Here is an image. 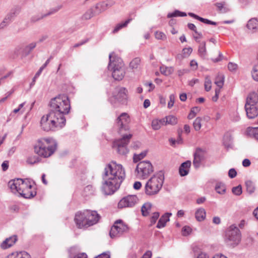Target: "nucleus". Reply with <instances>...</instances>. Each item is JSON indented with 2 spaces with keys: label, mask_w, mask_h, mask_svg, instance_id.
<instances>
[{
  "label": "nucleus",
  "mask_w": 258,
  "mask_h": 258,
  "mask_svg": "<svg viewBox=\"0 0 258 258\" xmlns=\"http://www.w3.org/2000/svg\"><path fill=\"white\" fill-rule=\"evenodd\" d=\"M125 173L122 166L111 161L106 165L102 174V191L106 195L114 194L124 179Z\"/></svg>",
  "instance_id": "obj_1"
},
{
  "label": "nucleus",
  "mask_w": 258,
  "mask_h": 258,
  "mask_svg": "<svg viewBox=\"0 0 258 258\" xmlns=\"http://www.w3.org/2000/svg\"><path fill=\"white\" fill-rule=\"evenodd\" d=\"M130 122V118L126 113H122L116 119V126L118 132L121 135L122 138L115 140L113 143V147L117 150L118 154L125 155L128 152V144L132 137V135L124 134V131L129 130L128 124Z\"/></svg>",
  "instance_id": "obj_2"
},
{
  "label": "nucleus",
  "mask_w": 258,
  "mask_h": 258,
  "mask_svg": "<svg viewBox=\"0 0 258 258\" xmlns=\"http://www.w3.org/2000/svg\"><path fill=\"white\" fill-rule=\"evenodd\" d=\"M57 144L52 138H41L37 140L34 145L35 154L43 158L51 156L56 149Z\"/></svg>",
  "instance_id": "obj_3"
},
{
  "label": "nucleus",
  "mask_w": 258,
  "mask_h": 258,
  "mask_svg": "<svg viewBox=\"0 0 258 258\" xmlns=\"http://www.w3.org/2000/svg\"><path fill=\"white\" fill-rule=\"evenodd\" d=\"M40 124L44 131L58 130L64 125V119L59 117L53 111H50L42 117Z\"/></svg>",
  "instance_id": "obj_4"
},
{
  "label": "nucleus",
  "mask_w": 258,
  "mask_h": 258,
  "mask_svg": "<svg viewBox=\"0 0 258 258\" xmlns=\"http://www.w3.org/2000/svg\"><path fill=\"white\" fill-rule=\"evenodd\" d=\"M108 68L112 72V77L116 80H121L125 75V68L122 59L115 56L114 52L109 54Z\"/></svg>",
  "instance_id": "obj_5"
},
{
  "label": "nucleus",
  "mask_w": 258,
  "mask_h": 258,
  "mask_svg": "<svg viewBox=\"0 0 258 258\" xmlns=\"http://www.w3.org/2000/svg\"><path fill=\"white\" fill-rule=\"evenodd\" d=\"M164 180V174L159 171L148 180L145 186V192L149 196L158 194L161 189Z\"/></svg>",
  "instance_id": "obj_6"
},
{
  "label": "nucleus",
  "mask_w": 258,
  "mask_h": 258,
  "mask_svg": "<svg viewBox=\"0 0 258 258\" xmlns=\"http://www.w3.org/2000/svg\"><path fill=\"white\" fill-rule=\"evenodd\" d=\"M50 107L53 109V111L59 117L64 119V95L59 94L52 99L50 102Z\"/></svg>",
  "instance_id": "obj_7"
},
{
  "label": "nucleus",
  "mask_w": 258,
  "mask_h": 258,
  "mask_svg": "<svg viewBox=\"0 0 258 258\" xmlns=\"http://www.w3.org/2000/svg\"><path fill=\"white\" fill-rule=\"evenodd\" d=\"M8 186L12 192L19 195L28 187H32L30 181L26 179L23 180L21 178H16L11 180L8 182Z\"/></svg>",
  "instance_id": "obj_8"
},
{
  "label": "nucleus",
  "mask_w": 258,
  "mask_h": 258,
  "mask_svg": "<svg viewBox=\"0 0 258 258\" xmlns=\"http://www.w3.org/2000/svg\"><path fill=\"white\" fill-rule=\"evenodd\" d=\"M137 176L139 179H146L153 172V167L150 161H143L139 162L136 167Z\"/></svg>",
  "instance_id": "obj_9"
},
{
  "label": "nucleus",
  "mask_w": 258,
  "mask_h": 258,
  "mask_svg": "<svg viewBox=\"0 0 258 258\" xmlns=\"http://www.w3.org/2000/svg\"><path fill=\"white\" fill-rule=\"evenodd\" d=\"M240 232L236 226L232 225L226 231L225 240L229 245L237 244L241 239Z\"/></svg>",
  "instance_id": "obj_10"
},
{
  "label": "nucleus",
  "mask_w": 258,
  "mask_h": 258,
  "mask_svg": "<svg viewBox=\"0 0 258 258\" xmlns=\"http://www.w3.org/2000/svg\"><path fill=\"white\" fill-rule=\"evenodd\" d=\"M128 226L122 220L116 221L110 230V236L112 238L120 237L128 231Z\"/></svg>",
  "instance_id": "obj_11"
},
{
  "label": "nucleus",
  "mask_w": 258,
  "mask_h": 258,
  "mask_svg": "<svg viewBox=\"0 0 258 258\" xmlns=\"http://www.w3.org/2000/svg\"><path fill=\"white\" fill-rule=\"evenodd\" d=\"M138 198L136 195H128L123 198L118 203V207L122 209L124 208H131L134 207L138 202Z\"/></svg>",
  "instance_id": "obj_12"
},
{
  "label": "nucleus",
  "mask_w": 258,
  "mask_h": 258,
  "mask_svg": "<svg viewBox=\"0 0 258 258\" xmlns=\"http://www.w3.org/2000/svg\"><path fill=\"white\" fill-rule=\"evenodd\" d=\"M127 90L124 87H118L115 88L113 97L118 102L123 104L127 99Z\"/></svg>",
  "instance_id": "obj_13"
},
{
  "label": "nucleus",
  "mask_w": 258,
  "mask_h": 258,
  "mask_svg": "<svg viewBox=\"0 0 258 258\" xmlns=\"http://www.w3.org/2000/svg\"><path fill=\"white\" fill-rule=\"evenodd\" d=\"M85 211L78 212L75 215V221L78 228H83L88 227L87 216Z\"/></svg>",
  "instance_id": "obj_14"
},
{
  "label": "nucleus",
  "mask_w": 258,
  "mask_h": 258,
  "mask_svg": "<svg viewBox=\"0 0 258 258\" xmlns=\"http://www.w3.org/2000/svg\"><path fill=\"white\" fill-rule=\"evenodd\" d=\"M206 157V151L201 148H197L194 154V159L193 160V165L196 168L200 167L201 162Z\"/></svg>",
  "instance_id": "obj_15"
},
{
  "label": "nucleus",
  "mask_w": 258,
  "mask_h": 258,
  "mask_svg": "<svg viewBox=\"0 0 258 258\" xmlns=\"http://www.w3.org/2000/svg\"><path fill=\"white\" fill-rule=\"evenodd\" d=\"M88 227L96 224L100 218V216L95 211L86 210Z\"/></svg>",
  "instance_id": "obj_16"
},
{
  "label": "nucleus",
  "mask_w": 258,
  "mask_h": 258,
  "mask_svg": "<svg viewBox=\"0 0 258 258\" xmlns=\"http://www.w3.org/2000/svg\"><path fill=\"white\" fill-rule=\"evenodd\" d=\"M245 110L246 115L249 119L254 118L258 115V108L256 105L245 104Z\"/></svg>",
  "instance_id": "obj_17"
},
{
  "label": "nucleus",
  "mask_w": 258,
  "mask_h": 258,
  "mask_svg": "<svg viewBox=\"0 0 258 258\" xmlns=\"http://www.w3.org/2000/svg\"><path fill=\"white\" fill-rule=\"evenodd\" d=\"M171 215V213H166L162 215L159 219L156 227L160 229L166 226V223L169 221V217Z\"/></svg>",
  "instance_id": "obj_18"
},
{
  "label": "nucleus",
  "mask_w": 258,
  "mask_h": 258,
  "mask_svg": "<svg viewBox=\"0 0 258 258\" xmlns=\"http://www.w3.org/2000/svg\"><path fill=\"white\" fill-rule=\"evenodd\" d=\"M191 165V162L190 161H186L182 163L179 169V172L181 176L186 175L189 172V168Z\"/></svg>",
  "instance_id": "obj_19"
},
{
  "label": "nucleus",
  "mask_w": 258,
  "mask_h": 258,
  "mask_svg": "<svg viewBox=\"0 0 258 258\" xmlns=\"http://www.w3.org/2000/svg\"><path fill=\"white\" fill-rule=\"evenodd\" d=\"M257 102L258 95L256 92H253L248 95L245 104L256 105Z\"/></svg>",
  "instance_id": "obj_20"
},
{
  "label": "nucleus",
  "mask_w": 258,
  "mask_h": 258,
  "mask_svg": "<svg viewBox=\"0 0 258 258\" xmlns=\"http://www.w3.org/2000/svg\"><path fill=\"white\" fill-rule=\"evenodd\" d=\"M17 237L16 236H13L10 237L8 238H7L5 241H4L1 246L3 249H7L11 246H12L17 241Z\"/></svg>",
  "instance_id": "obj_21"
},
{
  "label": "nucleus",
  "mask_w": 258,
  "mask_h": 258,
  "mask_svg": "<svg viewBox=\"0 0 258 258\" xmlns=\"http://www.w3.org/2000/svg\"><path fill=\"white\" fill-rule=\"evenodd\" d=\"M20 195L25 198L30 199L33 198L36 195V191L32 190V187H28L20 194Z\"/></svg>",
  "instance_id": "obj_22"
},
{
  "label": "nucleus",
  "mask_w": 258,
  "mask_h": 258,
  "mask_svg": "<svg viewBox=\"0 0 258 258\" xmlns=\"http://www.w3.org/2000/svg\"><path fill=\"white\" fill-rule=\"evenodd\" d=\"M214 6L217 8V10L221 13H226L230 11V9L226 7L227 4L225 1L216 3Z\"/></svg>",
  "instance_id": "obj_23"
},
{
  "label": "nucleus",
  "mask_w": 258,
  "mask_h": 258,
  "mask_svg": "<svg viewBox=\"0 0 258 258\" xmlns=\"http://www.w3.org/2000/svg\"><path fill=\"white\" fill-rule=\"evenodd\" d=\"M166 125L165 119L164 118L158 119H155L152 121V127L154 130H158L163 125Z\"/></svg>",
  "instance_id": "obj_24"
},
{
  "label": "nucleus",
  "mask_w": 258,
  "mask_h": 258,
  "mask_svg": "<svg viewBox=\"0 0 258 258\" xmlns=\"http://www.w3.org/2000/svg\"><path fill=\"white\" fill-rule=\"evenodd\" d=\"M15 16L14 13H10L8 14L2 22L0 24V29H4L5 27L8 26L12 21L13 18Z\"/></svg>",
  "instance_id": "obj_25"
},
{
  "label": "nucleus",
  "mask_w": 258,
  "mask_h": 258,
  "mask_svg": "<svg viewBox=\"0 0 258 258\" xmlns=\"http://www.w3.org/2000/svg\"><path fill=\"white\" fill-rule=\"evenodd\" d=\"M188 15L205 24L213 25H217V23L215 22L212 21L207 19H205L202 18L192 13H189Z\"/></svg>",
  "instance_id": "obj_26"
},
{
  "label": "nucleus",
  "mask_w": 258,
  "mask_h": 258,
  "mask_svg": "<svg viewBox=\"0 0 258 258\" xmlns=\"http://www.w3.org/2000/svg\"><path fill=\"white\" fill-rule=\"evenodd\" d=\"M247 28L251 31H255L258 29V20L255 18L250 19L247 24Z\"/></svg>",
  "instance_id": "obj_27"
},
{
  "label": "nucleus",
  "mask_w": 258,
  "mask_h": 258,
  "mask_svg": "<svg viewBox=\"0 0 258 258\" xmlns=\"http://www.w3.org/2000/svg\"><path fill=\"white\" fill-rule=\"evenodd\" d=\"M152 205L150 203H145L141 208V212L143 216H147L151 212Z\"/></svg>",
  "instance_id": "obj_28"
},
{
  "label": "nucleus",
  "mask_w": 258,
  "mask_h": 258,
  "mask_svg": "<svg viewBox=\"0 0 258 258\" xmlns=\"http://www.w3.org/2000/svg\"><path fill=\"white\" fill-rule=\"evenodd\" d=\"M206 213L204 209L200 208L197 210L195 213V217L197 221H202L205 220Z\"/></svg>",
  "instance_id": "obj_29"
},
{
  "label": "nucleus",
  "mask_w": 258,
  "mask_h": 258,
  "mask_svg": "<svg viewBox=\"0 0 258 258\" xmlns=\"http://www.w3.org/2000/svg\"><path fill=\"white\" fill-rule=\"evenodd\" d=\"M132 19H128L124 22L117 24L112 31V33L115 34L119 30L127 26V24L131 21Z\"/></svg>",
  "instance_id": "obj_30"
},
{
  "label": "nucleus",
  "mask_w": 258,
  "mask_h": 258,
  "mask_svg": "<svg viewBox=\"0 0 258 258\" xmlns=\"http://www.w3.org/2000/svg\"><path fill=\"white\" fill-rule=\"evenodd\" d=\"M160 71L162 74L165 76H169L173 72V68L172 67H168L162 65L160 67Z\"/></svg>",
  "instance_id": "obj_31"
},
{
  "label": "nucleus",
  "mask_w": 258,
  "mask_h": 258,
  "mask_svg": "<svg viewBox=\"0 0 258 258\" xmlns=\"http://www.w3.org/2000/svg\"><path fill=\"white\" fill-rule=\"evenodd\" d=\"M247 133L251 137L258 141V127L248 128Z\"/></svg>",
  "instance_id": "obj_32"
},
{
  "label": "nucleus",
  "mask_w": 258,
  "mask_h": 258,
  "mask_svg": "<svg viewBox=\"0 0 258 258\" xmlns=\"http://www.w3.org/2000/svg\"><path fill=\"white\" fill-rule=\"evenodd\" d=\"M215 190L217 193L223 195L226 191L225 185L222 182H218L216 184Z\"/></svg>",
  "instance_id": "obj_33"
},
{
  "label": "nucleus",
  "mask_w": 258,
  "mask_h": 258,
  "mask_svg": "<svg viewBox=\"0 0 258 258\" xmlns=\"http://www.w3.org/2000/svg\"><path fill=\"white\" fill-rule=\"evenodd\" d=\"M40 159L39 157L36 155L30 156L28 157L26 162L30 165H34L40 162Z\"/></svg>",
  "instance_id": "obj_34"
},
{
  "label": "nucleus",
  "mask_w": 258,
  "mask_h": 258,
  "mask_svg": "<svg viewBox=\"0 0 258 258\" xmlns=\"http://www.w3.org/2000/svg\"><path fill=\"white\" fill-rule=\"evenodd\" d=\"M12 254L15 258H31L30 254L26 251H16Z\"/></svg>",
  "instance_id": "obj_35"
},
{
  "label": "nucleus",
  "mask_w": 258,
  "mask_h": 258,
  "mask_svg": "<svg viewBox=\"0 0 258 258\" xmlns=\"http://www.w3.org/2000/svg\"><path fill=\"white\" fill-rule=\"evenodd\" d=\"M166 124L175 125L177 123V118L173 115H168L165 118Z\"/></svg>",
  "instance_id": "obj_36"
},
{
  "label": "nucleus",
  "mask_w": 258,
  "mask_h": 258,
  "mask_svg": "<svg viewBox=\"0 0 258 258\" xmlns=\"http://www.w3.org/2000/svg\"><path fill=\"white\" fill-rule=\"evenodd\" d=\"M224 79V76L221 74L218 75L215 79V83L220 89L223 86Z\"/></svg>",
  "instance_id": "obj_37"
},
{
  "label": "nucleus",
  "mask_w": 258,
  "mask_h": 258,
  "mask_svg": "<svg viewBox=\"0 0 258 258\" xmlns=\"http://www.w3.org/2000/svg\"><path fill=\"white\" fill-rule=\"evenodd\" d=\"M36 45V42H32L27 45L24 49V53L25 54V55H28L31 52V51L34 48H35Z\"/></svg>",
  "instance_id": "obj_38"
},
{
  "label": "nucleus",
  "mask_w": 258,
  "mask_h": 258,
  "mask_svg": "<svg viewBox=\"0 0 258 258\" xmlns=\"http://www.w3.org/2000/svg\"><path fill=\"white\" fill-rule=\"evenodd\" d=\"M192 49L191 47L184 48L182 49V55L181 54H178L176 56L177 58L180 57H188L192 52Z\"/></svg>",
  "instance_id": "obj_39"
},
{
  "label": "nucleus",
  "mask_w": 258,
  "mask_h": 258,
  "mask_svg": "<svg viewBox=\"0 0 258 258\" xmlns=\"http://www.w3.org/2000/svg\"><path fill=\"white\" fill-rule=\"evenodd\" d=\"M140 62V59L138 57H136L131 61L130 64V67L132 69H136L139 67Z\"/></svg>",
  "instance_id": "obj_40"
},
{
  "label": "nucleus",
  "mask_w": 258,
  "mask_h": 258,
  "mask_svg": "<svg viewBox=\"0 0 258 258\" xmlns=\"http://www.w3.org/2000/svg\"><path fill=\"white\" fill-rule=\"evenodd\" d=\"M202 120V118L198 117L196 118V119L194 121L193 126L194 127V129L196 131H199L200 130L201 126H202V124H201Z\"/></svg>",
  "instance_id": "obj_41"
},
{
  "label": "nucleus",
  "mask_w": 258,
  "mask_h": 258,
  "mask_svg": "<svg viewBox=\"0 0 258 258\" xmlns=\"http://www.w3.org/2000/svg\"><path fill=\"white\" fill-rule=\"evenodd\" d=\"M205 89L206 91H209L212 87V81L209 76H207L205 77L204 83Z\"/></svg>",
  "instance_id": "obj_42"
},
{
  "label": "nucleus",
  "mask_w": 258,
  "mask_h": 258,
  "mask_svg": "<svg viewBox=\"0 0 258 258\" xmlns=\"http://www.w3.org/2000/svg\"><path fill=\"white\" fill-rule=\"evenodd\" d=\"M198 51L201 56H204L205 55L206 53V42L204 41L200 44Z\"/></svg>",
  "instance_id": "obj_43"
},
{
  "label": "nucleus",
  "mask_w": 258,
  "mask_h": 258,
  "mask_svg": "<svg viewBox=\"0 0 258 258\" xmlns=\"http://www.w3.org/2000/svg\"><path fill=\"white\" fill-rule=\"evenodd\" d=\"M186 16V14L185 13L176 10L173 13L168 14L167 17L171 18L174 17H185Z\"/></svg>",
  "instance_id": "obj_44"
},
{
  "label": "nucleus",
  "mask_w": 258,
  "mask_h": 258,
  "mask_svg": "<svg viewBox=\"0 0 258 258\" xmlns=\"http://www.w3.org/2000/svg\"><path fill=\"white\" fill-rule=\"evenodd\" d=\"M200 109L198 107H194L192 108L188 115V118L189 119H192L196 116V114L200 111Z\"/></svg>",
  "instance_id": "obj_45"
},
{
  "label": "nucleus",
  "mask_w": 258,
  "mask_h": 258,
  "mask_svg": "<svg viewBox=\"0 0 258 258\" xmlns=\"http://www.w3.org/2000/svg\"><path fill=\"white\" fill-rule=\"evenodd\" d=\"M251 76L254 81L258 82V62L257 64L253 66L251 71Z\"/></svg>",
  "instance_id": "obj_46"
},
{
  "label": "nucleus",
  "mask_w": 258,
  "mask_h": 258,
  "mask_svg": "<svg viewBox=\"0 0 258 258\" xmlns=\"http://www.w3.org/2000/svg\"><path fill=\"white\" fill-rule=\"evenodd\" d=\"M146 151L143 152L139 154H134L133 157L134 162H138V161L144 158L146 156Z\"/></svg>",
  "instance_id": "obj_47"
},
{
  "label": "nucleus",
  "mask_w": 258,
  "mask_h": 258,
  "mask_svg": "<svg viewBox=\"0 0 258 258\" xmlns=\"http://www.w3.org/2000/svg\"><path fill=\"white\" fill-rule=\"evenodd\" d=\"M160 216L159 212H154L151 218H150V226H151L154 225L157 221V219L159 218Z\"/></svg>",
  "instance_id": "obj_48"
},
{
  "label": "nucleus",
  "mask_w": 258,
  "mask_h": 258,
  "mask_svg": "<svg viewBox=\"0 0 258 258\" xmlns=\"http://www.w3.org/2000/svg\"><path fill=\"white\" fill-rule=\"evenodd\" d=\"M61 8H62L61 5L57 6L55 7L52 8L50 9V10L49 11V12L48 13L45 14V16L46 17H47L51 15H53V14L56 13L57 12H58L60 9H61Z\"/></svg>",
  "instance_id": "obj_49"
},
{
  "label": "nucleus",
  "mask_w": 258,
  "mask_h": 258,
  "mask_svg": "<svg viewBox=\"0 0 258 258\" xmlns=\"http://www.w3.org/2000/svg\"><path fill=\"white\" fill-rule=\"evenodd\" d=\"M45 17H46L45 14H39L32 17L31 18V21L32 22H36L39 20L43 19Z\"/></svg>",
  "instance_id": "obj_50"
},
{
  "label": "nucleus",
  "mask_w": 258,
  "mask_h": 258,
  "mask_svg": "<svg viewBox=\"0 0 258 258\" xmlns=\"http://www.w3.org/2000/svg\"><path fill=\"white\" fill-rule=\"evenodd\" d=\"M231 137L229 135H225L223 137V145L226 148L230 146Z\"/></svg>",
  "instance_id": "obj_51"
},
{
  "label": "nucleus",
  "mask_w": 258,
  "mask_h": 258,
  "mask_svg": "<svg viewBox=\"0 0 258 258\" xmlns=\"http://www.w3.org/2000/svg\"><path fill=\"white\" fill-rule=\"evenodd\" d=\"M155 38L158 40H165L166 39V35L162 32L156 31L155 33Z\"/></svg>",
  "instance_id": "obj_52"
},
{
  "label": "nucleus",
  "mask_w": 258,
  "mask_h": 258,
  "mask_svg": "<svg viewBox=\"0 0 258 258\" xmlns=\"http://www.w3.org/2000/svg\"><path fill=\"white\" fill-rule=\"evenodd\" d=\"M93 16V10L92 9H89L82 16V19L84 20H89Z\"/></svg>",
  "instance_id": "obj_53"
},
{
  "label": "nucleus",
  "mask_w": 258,
  "mask_h": 258,
  "mask_svg": "<svg viewBox=\"0 0 258 258\" xmlns=\"http://www.w3.org/2000/svg\"><path fill=\"white\" fill-rule=\"evenodd\" d=\"M187 27L189 29L195 32L196 34L199 35V37H203V35L201 33L198 32L197 30V28L196 26L192 23H188L187 24Z\"/></svg>",
  "instance_id": "obj_54"
},
{
  "label": "nucleus",
  "mask_w": 258,
  "mask_h": 258,
  "mask_svg": "<svg viewBox=\"0 0 258 258\" xmlns=\"http://www.w3.org/2000/svg\"><path fill=\"white\" fill-rule=\"evenodd\" d=\"M191 232V229L189 226H184L182 228L181 232H182V234L183 236H187V235H189Z\"/></svg>",
  "instance_id": "obj_55"
},
{
  "label": "nucleus",
  "mask_w": 258,
  "mask_h": 258,
  "mask_svg": "<svg viewBox=\"0 0 258 258\" xmlns=\"http://www.w3.org/2000/svg\"><path fill=\"white\" fill-rule=\"evenodd\" d=\"M232 192L236 195V196H239L242 193V188L240 185H238L235 187H234L232 188Z\"/></svg>",
  "instance_id": "obj_56"
},
{
  "label": "nucleus",
  "mask_w": 258,
  "mask_h": 258,
  "mask_svg": "<svg viewBox=\"0 0 258 258\" xmlns=\"http://www.w3.org/2000/svg\"><path fill=\"white\" fill-rule=\"evenodd\" d=\"M246 186L247 190L249 193H252L255 189L254 186L252 184V183L251 181L246 182Z\"/></svg>",
  "instance_id": "obj_57"
},
{
  "label": "nucleus",
  "mask_w": 258,
  "mask_h": 258,
  "mask_svg": "<svg viewBox=\"0 0 258 258\" xmlns=\"http://www.w3.org/2000/svg\"><path fill=\"white\" fill-rule=\"evenodd\" d=\"M42 71H41V70H39L37 72V73L35 74L34 77H33L32 79V81L30 84V86L32 87V86L34 85L36 79L39 77L40 74H41Z\"/></svg>",
  "instance_id": "obj_58"
},
{
  "label": "nucleus",
  "mask_w": 258,
  "mask_h": 258,
  "mask_svg": "<svg viewBox=\"0 0 258 258\" xmlns=\"http://www.w3.org/2000/svg\"><path fill=\"white\" fill-rule=\"evenodd\" d=\"M108 4L105 2H103L100 4H98L96 5V8L97 9L100 8L102 11H105L106 9L108 7Z\"/></svg>",
  "instance_id": "obj_59"
},
{
  "label": "nucleus",
  "mask_w": 258,
  "mask_h": 258,
  "mask_svg": "<svg viewBox=\"0 0 258 258\" xmlns=\"http://www.w3.org/2000/svg\"><path fill=\"white\" fill-rule=\"evenodd\" d=\"M170 100L168 103V107L171 108L174 105L175 96L173 94H171L169 96Z\"/></svg>",
  "instance_id": "obj_60"
},
{
  "label": "nucleus",
  "mask_w": 258,
  "mask_h": 258,
  "mask_svg": "<svg viewBox=\"0 0 258 258\" xmlns=\"http://www.w3.org/2000/svg\"><path fill=\"white\" fill-rule=\"evenodd\" d=\"M228 68L230 71H234L237 68V65L233 62H229L228 64Z\"/></svg>",
  "instance_id": "obj_61"
},
{
  "label": "nucleus",
  "mask_w": 258,
  "mask_h": 258,
  "mask_svg": "<svg viewBox=\"0 0 258 258\" xmlns=\"http://www.w3.org/2000/svg\"><path fill=\"white\" fill-rule=\"evenodd\" d=\"M236 174L237 172L234 168H231L229 170L228 176L230 178H233L235 177L236 176Z\"/></svg>",
  "instance_id": "obj_62"
},
{
  "label": "nucleus",
  "mask_w": 258,
  "mask_h": 258,
  "mask_svg": "<svg viewBox=\"0 0 258 258\" xmlns=\"http://www.w3.org/2000/svg\"><path fill=\"white\" fill-rule=\"evenodd\" d=\"M220 92V88H216L215 89V95L214 96L212 97V100L214 102H216L217 101L218 98H219V94Z\"/></svg>",
  "instance_id": "obj_63"
},
{
  "label": "nucleus",
  "mask_w": 258,
  "mask_h": 258,
  "mask_svg": "<svg viewBox=\"0 0 258 258\" xmlns=\"http://www.w3.org/2000/svg\"><path fill=\"white\" fill-rule=\"evenodd\" d=\"M97 256L98 258H110L109 252H104Z\"/></svg>",
  "instance_id": "obj_64"
}]
</instances>
